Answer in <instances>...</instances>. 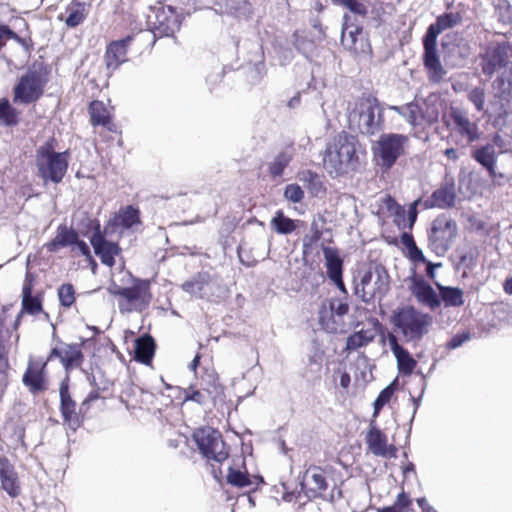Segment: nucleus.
Segmentation results:
<instances>
[{
	"mask_svg": "<svg viewBox=\"0 0 512 512\" xmlns=\"http://www.w3.org/2000/svg\"><path fill=\"white\" fill-rule=\"evenodd\" d=\"M397 385V380H394L390 385H388L386 388H384L374 401V412L373 416L377 417L380 410L383 408L385 404H387L391 397L393 396L395 389Z\"/></svg>",
	"mask_w": 512,
	"mask_h": 512,
	"instance_id": "c03bdc74",
	"label": "nucleus"
},
{
	"mask_svg": "<svg viewBox=\"0 0 512 512\" xmlns=\"http://www.w3.org/2000/svg\"><path fill=\"white\" fill-rule=\"evenodd\" d=\"M376 336L374 328L362 329L350 335L346 341V349L357 350L368 345Z\"/></svg>",
	"mask_w": 512,
	"mask_h": 512,
	"instance_id": "f704fd0d",
	"label": "nucleus"
},
{
	"mask_svg": "<svg viewBox=\"0 0 512 512\" xmlns=\"http://www.w3.org/2000/svg\"><path fill=\"white\" fill-rule=\"evenodd\" d=\"M283 489H284V493H283L282 498L286 502H292L294 500H297L301 494V492H295V491L288 492L285 484H283Z\"/></svg>",
	"mask_w": 512,
	"mask_h": 512,
	"instance_id": "69168bd1",
	"label": "nucleus"
},
{
	"mask_svg": "<svg viewBox=\"0 0 512 512\" xmlns=\"http://www.w3.org/2000/svg\"><path fill=\"white\" fill-rule=\"evenodd\" d=\"M401 243L404 245V247L408 250L411 247L415 246L416 243L413 239V236L409 232H403L401 235Z\"/></svg>",
	"mask_w": 512,
	"mask_h": 512,
	"instance_id": "e2e57ef3",
	"label": "nucleus"
},
{
	"mask_svg": "<svg viewBox=\"0 0 512 512\" xmlns=\"http://www.w3.org/2000/svg\"><path fill=\"white\" fill-rule=\"evenodd\" d=\"M9 362L8 357L0 351V388L3 389L8 384Z\"/></svg>",
	"mask_w": 512,
	"mask_h": 512,
	"instance_id": "864d4df0",
	"label": "nucleus"
},
{
	"mask_svg": "<svg viewBox=\"0 0 512 512\" xmlns=\"http://www.w3.org/2000/svg\"><path fill=\"white\" fill-rule=\"evenodd\" d=\"M471 339V334L468 331L455 334L446 344V348L449 350L459 348L465 342Z\"/></svg>",
	"mask_w": 512,
	"mask_h": 512,
	"instance_id": "5fc2aeb1",
	"label": "nucleus"
},
{
	"mask_svg": "<svg viewBox=\"0 0 512 512\" xmlns=\"http://www.w3.org/2000/svg\"><path fill=\"white\" fill-rule=\"evenodd\" d=\"M132 41L131 37L112 42L106 50V66L110 70H116L120 64L127 61V47Z\"/></svg>",
	"mask_w": 512,
	"mask_h": 512,
	"instance_id": "bb28decb",
	"label": "nucleus"
},
{
	"mask_svg": "<svg viewBox=\"0 0 512 512\" xmlns=\"http://www.w3.org/2000/svg\"><path fill=\"white\" fill-rule=\"evenodd\" d=\"M329 309L333 316L341 318L348 313L349 305L341 299L334 298L330 300Z\"/></svg>",
	"mask_w": 512,
	"mask_h": 512,
	"instance_id": "3c124183",
	"label": "nucleus"
},
{
	"mask_svg": "<svg viewBox=\"0 0 512 512\" xmlns=\"http://www.w3.org/2000/svg\"><path fill=\"white\" fill-rule=\"evenodd\" d=\"M58 358L66 371L77 367L81 364L83 354L80 346L76 344H62L58 347H54L48 357V360Z\"/></svg>",
	"mask_w": 512,
	"mask_h": 512,
	"instance_id": "412c9836",
	"label": "nucleus"
},
{
	"mask_svg": "<svg viewBox=\"0 0 512 512\" xmlns=\"http://www.w3.org/2000/svg\"><path fill=\"white\" fill-rule=\"evenodd\" d=\"M482 72L491 77L495 73L499 76L495 81L496 87L502 92H509L512 87V64L508 65L499 53L490 54L482 64Z\"/></svg>",
	"mask_w": 512,
	"mask_h": 512,
	"instance_id": "ddd939ff",
	"label": "nucleus"
},
{
	"mask_svg": "<svg viewBox=\"0 0 512 512\" xmlns=\"http://www.w3.org/2000/svg\"><path fill=\"white\" fill-rule=\"evenodd\" d=\"M91 123L96 125H107L110 122V113L105 104L101 101H93L90 104Z\"/></svg>",
	"mask_w": 512,
	"mask_h": 512,
	"instance_id": "4c0bfd02",
	"label": "nucleus"
},
{
	"mask_svg": "<svg viewBox=\"0 0 512 512\" xmlns=\"http://www.w3.org/2000/svg\"><path fill=\"white\" fill-rule=\"evenodd\" d=\"M155 352V342L151 336H143L135 342V359L141 363L149 364Z\"/></svg>",
	"mask_w": 512,
	"mask_h": 512,
	"instance_id": "72a5a7b5",
	"label": "nucleus"
},
{
	"mask_svg": "<svg viewBox=\"0 0 512 512\" xmlns=\"http://www.w3.org/2000/svg\"><path fill=\"white\" fill-rule=\"evenodd\" d=\"M18 123V113L10 105L8 99L0 100V125L5 127L15 126Z\"/></svg>",
	"mask_w": 512,
	"mask_h": 512,
	"instance_id": "ea45409f",
	"label": "nucleus"
},
{
	"mask_svg": "<svg viewBox=\"0 0 512 512\" xmlns=\"http://www.w3.org/2000/svg\"><path fill=\"white\" fill-rule=\"evenodd\" d=\"M85 17L86 11L84 4L77 3L69 9V15L65 22L68 27H76L84 21Z\"/></svg>",
	"mask_w": 512,
	"mask_h": 512,
	"instance_id": "a18cd8bd",
	"label": "nucleus"
},
{
	"mask_svg": "<svg viewBox=\"0 0 512 512\" xmlns=\"http://www.w3.org/2000/svg\"><path fill=\"white\" fill-rule=\"evenodd\" d=\"M350 121L357 122L362 134L375 135L383 128V107L375 98L362 100L350 114Z\"/></svg>",
	"mask_w": 512,
	"mask_h": 512,
	"instance_id": "423d86ee",
	"label": "nucleus"
},
{
	"mask_svg": "<svg viewBox=\"0 0 512 512\" xmlns=\"http://www.w3.org/2000/svg\"><path fill=\"white\" fill-rule=\"evenodd\" d=\"M149 23L154 35L171 36L180 28V20L176 11L170 7H161L154 12V20L149 17Z\"/></svg>",
	"mask_w": 512,
	"mask_h": 512,
	"instance_id": "2eb2a0df",
	"label": "nucleus"
},
{
	"mask_svg": "<svg viewBox=\"0 0 512 512\" xmlns=\"http://www.w3.org/2000/svg\"><path fill=\"white\" fill-rule=\"evenodd\" d=\"M439 290V298L443 301L445 307H460L464 304L463 290L457 287L444 286L435 282Z\"/></svg>",
	"mask_w": 512,
	"mask_h": 512,
	"instance_id": "2f4dec72",
	"label": "nucleus"
},
{
	"mask_svg": "<svg viewBox=\"0 0 512 512\" xmlns=\"http://www.w3.org/2000/svg\"><path fill=\"white\" fill-rule=\"evenodd\" d=\"M323 254L329 279L339 281L340 277H342L343 261L339 257L337 250L331 247H324Z\"/></svg>",
	"mask_w": 512,
	"mask_h": 512,
	"instance_id": "473e14b6",
	"label": "nucleus"
},
{
	"mask_svg": "<svg viewBox=\"0 0 512 512\" xmlns=\"http://www.w3.org/2000/svg\"><path fill=\"white\" fill-rule=\"evenodd\" d=\"M410 504L411 500L409 496L405 492H401L400 494H398L393 506L395 508H398L399 512H404L405 509H407L410 506Z\"/></svg>",
	"mask_w": 512,
	"mask_h": 512,
	"instance_id": "4d7b16f0",
	"label": "nucleus"
},
{
	"mask_svg": "<svg viewBox=\"0 0 512 512\" xmlns=\"http://www.w3.org/2000/svg\"><path fill=\"white\" fill-rule=\"evenodd\" d=\"M348 19H349V17L347 15H345L344 16L345 26L343 27V30H342L341 43L345 48L356 51L357 50V47H356L357 37H358V35L361 34V28H359L357 26H353V25L348 26L347 25Z\"/></svg>",
	"mask_w": 512,
	"mask_h": 512,
	"instance_id": "58836bf2",
	"label": "nucleus"
},
{
	"mask_svg": "<svg viewBox=\"0 0 512 512\" xmlns=\"http://www.w3.org/2000/svg\"><path fill=\"white\" fill-rule=\"evenodd\" d=\"M425 264L427 265V268H426L427 276L430 279H434L435 278V269L437 267H440L442 264L441 263L434 264V263H432V262H430L428 260H427V262Z\"/></svg>",
	"mask_w": 512,
	"mask_h": 512,
	"instance_id": "774afa93",
	"label": "nucleus"
},
{
	"mask_svg": "<svg viewBox=\"0 0 512 512\" xmlns=\"http://www.w3.org/2000/svg\"><path fill=\"white\" fill-rule=\"evenodd\" d=\"M383 207L387 209V211L395 216V223L398 227H401V221L405 223V215L406 211L404 207L399 205L394 198L387 195L382 200Z\"/></svg>",
	"mask_w": 512,
	"mask_h": 512,
	"instance_id": "37998d69",
	"label": "nucleus"
},
{
	"mask_svg": "<svg viewBox=\"0 0 512 512\" xmlns=\"http://www.w3.org/2000/svg\"><path fill=\"white\" fill-rule=\"evenodd\" d=\"M366 444L369 451L375 456L394 458L397 449L394 445L387 443V436L373 424L370 425L366 435Z\"/></svg>",
	"mask_w": 512,
	"mask_h": 512,
	"instance_id": "a211bd4d",
	"label": "nucleus"
},
{
	"mask_svg": "<svg viewBox=\"0 0 512 512\" xmlns=\"http://www.w3.org/2000/svg\"><path fill=\"white\" fill-rule=\"evenodd\" d=\"M461 20L457 13H445L437 17L435 23L429 25L424 35L423 42L437 45L438 36L445 30L456 26Z\"/></svg>",
	"mask_w": 512,
	"mask_h": 512,
	"instance_id": "393cba45",
	"label": "nucleus"
},
{
	"mask_svg": "<svg viewBox=\"0 0 512 512\" xmlns=\"http://www.w3.org/2000/svg\"><path fill=\"white\" fill-rule=\"evenodd\" d=\"M409 143V137L403 134L387 133L382 134L377 142L375 155L379 158L380 164L385 169H390L399 157L405 154Z\"/></svg>",
	"mask_w": 512,
	"mask_h": 512,
	"instance_id": "9d476101",
	"label": "nucleus"
},
{
	"mask_svg": "<svg viewBox=\"0 0 512 512\" xmlns=\"http://www.w3.org/2000/svg\"><path fill=\"white\" fill-rule=\"evenodd\" d=\"M60 399V408L64 422L70 429L75 431L80 426V419L75 411L76 404L69 394L68 384L65 382H62L60 386Z\"/></svg>",
	"mask_w": 512,
	"mask_h": 512,
	"instance_id": "a878e982",
	"label": "nucleus"
},
{
	"mask_svg": "<svg viewBox=\"0 0 512 512\" xmlns=\"http://www.w3.org/2000/svg\"><path fill=\"white\" fill-rule=\"evenodd\" d=\"M423 46V63L427 71V78L431 83L438 84L444 80L447 75V71L441 64L436 50V44L423 42Z\"/></svg>",
	"mask_w": 512,
	"mask_h": 512,
	"instance_id": "f3484780",
	"label": "nucleus"
},
{
	"mask_svg": "<svg viewBox=\"0 0 512 512\" xmlns=\"http://www.w3.org/2000/svg\"><path fill=\"white\" fill-rule=\"evenodd\" d=\"M408 251L409 258L414 262L426 263L427 259L424 256L421 249L417 247V245L411 247Z\"/></svg>",
	"mask_w": 512,
	"mask_h": 512,
	"instance_id": "13d9d810",
	"label": "nucleus"
},
{
	"mask_svg": "<svg viewBox=\"0 0 512 512\" xmlns=\"http://www.w3.org/2000/svg\"><path fill=\"white\" fill-rule=\"evenodd\" d=\"M410 289L417 301L431 310H435L441 305L439 295L423 278H413Z\"/></svg>",
	"mask_w": 512,
	"mask_h": 512,
	"instance_id": "aec40b11",
	"label": "nucleus"
},
{
	"mask_svg": "<svg viewBox=\"0 0 512 512\" xmlns=\"http://www.w3.org/2000/svg\"><path fill=\"white\" fill-rule=\"evenodd\" d=\"M391 321L405 342H418L429 332L433 317L413 306H405L393 312Z\"/></svg>",
	"mask_w": 512,
	"mask_h": 512,
	"instance_id": "7ed1b4c3",
	"label": "nucleus"
},
{
	"mask_svg": "<svg viewBox=\"0 0 512 512\" xmlns=\"http://www.w3.org/2000/svg\"><path fill=\"white\" fill-rule=\"evenodd\" d=\"M45 80L41 72L36 70H29L20 79L14 88V102L29 104L37 99L43 93Z\"/></svg>",
	"mask_w": 512,
	"mask_h": 512,
	"instance_id": "f8f14e48",
	"label": "nucleus"
},
{
	"mask_svg": "<svg viewBox=\"0 0 512 512\" xmlns=\"http://www.w3.org/2000/svg\"><path fill=\"white\" fill-rule=\"evenodd\" d=\"M117 219L120 225L125 229H130L140 224L139 211L133 206H127L121 209Z\"/></svg>",
	"mask_w": 512,
	"mask_h": 512,
	"instance_id": "79ce46f5",
	"label": "nucleus"
},
{
	"mask_svg": "<svg viewBox=\"0 0 512 512\" xmlns=\"http://www.w3.org/2000/svg\"><path fill=\"white\" fill-rule=\"evenodd\" d=\"M334 4L348 9L350 12L364 16L367 13L366 6L358 0H332Z\"/></svg>",
	"mask_w": 512,
	"mask_h": 512,
	"instance_id": "09e8293b",
	"label": "nucleus"
},
{
	"mask_svg": "<svg viewBox=\"0 0 512 512\" xmlns=\"http://www.w3.org/2000/svg\"><path fill=\"white\" fill-rule=\"evenodd\" d=\"M72 247V251H79V253L89 259H91V253H90V248L89 246L87 245L86 242H84L83 240H80L79 237H77V242L74 243Z\"/></svg>",
	"mask_w": 512,
	"mask_h": 512,
	"instance_id": "bf43d9fd",
	"label": "nucleus"
},
{
	"mask_svg": "<svg viewBox=\"0 0 512 512\" xmlns=\"http://www.w3.org/2000/svg\"><path fill=\"white\" fill-rule=\"evenodd\" d=\"M30 296H32V279L31 276L27 274L22 288V297Z\"/></svg>",
	"mask_w": 512,
	"mask_h": 512,
	"instance_id": "0e129e2a",
	"label": "nucleus"
},
{
	"mask_svg": "<svg viewBox=\"0 0 512 512\" xmlns=\"http://www.w3.org/2000/svg\"><path fill=\"white\" fill-rule=\"evenodd\" d=\"M22 306L26 312L32 315L38 314L42 310L40 300L33 296L22 297Z\"/></svg>",
	"mask_w": 512,
	"mask_h": 512,
	"instance_id": "603ef678",
	"label": "nucleus"
},
{
	"mask_svg": "<svg viewBox=\"0 0 512 512\" xmlns=\"http://www.w3.org/2000/svg\"><path fill=\"white\" fill-rule=\"evenodd\" d=\"M473 158L487 169L491 177H495L496 149L494 145L487 144L473 151Z\"/></svg>",
	"mask_w": 512,
	"mask_h": 512,
	"instance_id": "7c9ffc66",
	"label": "nucleus"
},
{
	"mask_svg": "<svg viewBox=\"0 0 512 512\" xmlns=\"http://www.w3.org/2000/svg\"><path fill=\"white\" fill-rule=\"evenodd\" d=\"M451 124V136L456 137V143L467 146L480 139V131L477 122L472 121L464 109L452 107L449 112Z\"/></svg>",
	"mask_w": 512,
	"mask_h": 512,
	"instance_id": "9b49d317",
	"label": "nucleus"
},
{
	"mask_svg": "<svg viewBox=\"0 0 512 512\" xmlns=\"http://www.w3.org/2000/svg\"><path fill=\"white\" fill-rule=\"evenodd\" d=\"M0 482L1 488L12 498L21 493L18 474L14 466L6 457H0Z\"/></svg>",
	"mask_w": 512,
	"mask_h": 512,
	"instance_id": "4be33fe9",
	"label": "nucleus"
},
{
	"mask_svg": "<svg viewBox=\"0 0 512 512\" xmlns=\"http://www.w3.org/2000/svg\"><path fill=\"white\" fill-rule=\"evenodd\" d=\"M432 205L439 208L451 207L455 201L454 188L445 186L437 189L432 194Z\"/></svg>",
	"mask_w": 512,
	"mask_h": 512,
	"instance_id": "c9c22d12",
	"label": "nucleus"
},
{
	"mask_svg": "<svg viewBox=\"0 0 512 512\" xmlns=\"http://www.w3.org/2000/svg\"><path fill=\"white\" fill-rule=\"evenodd\" d=\"M456 234V222L446 215H440L434 219L428 232V247L437 256H444L450 249Z\"/></svg>",
	"mask_w": 512,
	"mask_h": 512,
	"instance_id": "0eeeda50",
	"label": "nucleus"
},
{
	"mask_svg": "<svg viewBox=\"0 0 512 512\" xmlns=\"http://www.w3.org/2000/svg\"><path fill=\"white\" fill-rule=\"evenodd\" d=\"M226 478L229 484L239 488L252 487L256 485V480L258 479L257 477L252 479L246 472L232 467L229 468Z\"/></svg>",
	"mask_w": 512,
	"mask_h": 512,
	"instance_id": "e433bc0d",
	"label": "nucleus"
},
{
	"mask_svg": "<svg viewBox=\"0 0 512 512\" xmlns=\"http://www.w3.org/2000/svg\"><path fill=\"white\" fill-rule=\"evenodd\" d=\"M388 343L396 358L399 372L406 376L411 375L417 366V361L407 349L398 343L397 337L394 334L388 335Z\"/></svg>",
	"mask_w": 512,
	"mask_h": 512,
	"instance_id": "5701e85b",
	"label": "nucleus"
},
{
	"mask_svg": "<svg viewBox=\"0 0 512 512\" xmlns=\"http://www.w3.org/2000/svg\"><path fill=\"white\" fill-rule=\"evenodd\" d=\"M238 257L242 264L246 265L247 267L254 266L257 263V260L250 259L248 255H246V251L242 246L238 248Z\"/></svg>",
	"mask_w": 512,
	"mask_h": 512,
	"instance_id": "680f3d73",
	"label": "nucleus"
},
{
	"mask_svg": "<svg viewBox=\"0 0 512 512\" xmlns=\"http://www.w3.org/2000/svg\"><path fill=\"white\" fill-rule=\"evenodd\" d=\"M78 233L65 225H60L57 229L56 236L47 244V250L56 252L62 247L73 246L77 242Z\"/></svg>",
	"mask_w": 512,
	"mask_h": 512,
	"instance_id": "c85d7f7f",
	"label": "nucleus"
},
{
	"mask_svg": "<svg viewBox=\"0 0 512 512\" xmlns=\"http://www.w3.org/2000/svg\"><path fill=\"white\" fill-rule=\"evenodd\" d=\"M358 141L347 132L335 135L326 146L324 167L330 175H341L354 170L358 164Z\"/></svg>",
	"mask_w": 512,
	"mask_h": 512,
	"instance_id": "f257e3e1",
	"label": "nucleus"
},
{
	"mask_svg": "<svg viewBox=\"0 0 512 512\" xmlns=\"http://www.w3.org/2000/svg\"><path fill=\"white\" fill-rule=\"evenodd\" d=\"M58 297L62 306L71 307L75 302V290L71 284H62L58 288Z\"/></svg>",
	"mask_w": 512,
	"mask_h": 512,
	"instance_id": "49530a36",
	"label": "nucleus"
},
{
	"mask_svg": "<svg viewBox=\"0 0 512 512\" xmlns=\"http://www.w3.org/2000/svg\"><path fill=\"white\" fill-rule=\"evenodd\" d=\"M283 196L292 203H300L304 199V191L298 184H289L285 187Z\"/></svg>",
	"mask_w": 512,
	"mask_h": 512,
	"instance_id": "8fccbe9b",
	"label": "nucleus"
},
{
	"mask_svg": "<svg viewBox=\"0 0 512 512\" xmlns=\"http://www.w3.org/2000/svg\"><path fill=\"white\" fill-rule=\"evenodd\" d=\"M184 400L185 401H194V402L202 405L205 403L206 397L200 391L192 390L191 392H188V391L186 392Z\"/></svg>",
	"mask_w": 512,
	"mask_h": 512,
	"instance_id": "052dcab7",
	"label": "nucleus"
},
{
	"mask_svg": "<svg viewBox=\"0 0 512 512\" xmlns=\"http://www.w3.org/2000/svg\"><path fill=\"white\" fill-rule=\"evenodd\" d=\"M389 290V275L383 267L367 271L355 287V293L363 302L369 303L375 298L381 300Z\"/></svg>",
	"mask_w": 512,
	"mask_h": 512,
	"instance_id": "6e6552de",
	"label": "nucleus"
},
{
	"mask_svg": "<svg viewBox=\"0 0 512 512\" xmlns=\"http://www.w3.org/2000/svg\"><path fill=\"white\" fill-rule=\"evenodd\" d=\"M109 294L117 297V306L121 314L144 311L151 302L150 281L132 278L130 287H122L112 281L107 287Z\"/></svg>",
	"mask_w": 512,
	"mask_h": 512,
	"instance_id": "f03ea898",
	"label": "nucleus"
},
{
	"mask_svg": "<svg viewBox=\"0 0 512 512\" xmlns=\"http://www.w3.org/2000/svg\"><path fill=\"white\" fill-rule=\"evenodd\" d=\"M46 362L31 361L23 375V384L28 387L31 393H38L46 389L44 369Z\"/></svg>",
	"mask_w": 512,
	"mask_h": 512,
	"instance_id": "b1692460",
	"label": "nucleus"
},
{
	"mask_svg": "<svg viewBox=\"0 0 512 512\" xmlns=\"http://www.w3.org/2000/svg\"><path fill=\"white\" fill-rule=\"evenodd\" d=\"M271 226L278 234H290L296 229L294 220L286 217L280 210L272 218Z\"/></svg>",
	"mask_w": 512,
	"mask_h": 512,
	"instance_id": "a19ab883",
	"label": "nucleus"
},
{
	"mask_svg": "<svg viewBox=\"0 0 512 512\" xmlns=\"http://www.w3.org/2000/svg\"><path fill=\"white\" fill-rule=\"evenodd\" d=\"M297 179L303 183L312 196H321L325 193L322 177L311 170H301L297 173Z\"/></svg>",
	"mask_w": 512,
	"mask_h": 512,
	"instance_id": "c756f323",
	"label": "nucleus"
},
{
	"mask_svg": "<svg viewBox=\"0 0 512 512\" xmlns=\"http://www.w3.org/2000/svg\"><path fill=\"white\" fill-rule=\"evenodd\" d=\"M418 202L419 201L416 200L410 204L409 209H408V219L407 220L405 219V223L401 221L400 228H403V229L408 228L409 230H411L413 228L414 223L416 222V219H417Z\"/></svg>",
	"mask_w": 512,
	"mask_h": 512,
	"instance_id": "6e6d98bb",
	"label": "nucleus"
},
{
	"mask_svg": "<svg viewBox=\"0 0 512 512\" xmlns=\"http://www.w3.org/2000/svg\"><path fill=\"white\" fill-rule=\"evenodd\" d=\"M300 486L308 499L322 498L329 486L325 471L319 466H310L304 472Z\"/></svg>",
	"mask_w": 512,
	"mask_h": 512,
	"instance_id": "4468645a",
	"label": "nucleus"
},
{
	"mask_svg": "<svg viewBox=\"0 0 512 512\" xmlns=\"http://www.w3.org/2000/svg\"><path fill=\"white\" fill-rule=\"evenodd\" d=\"M193 439L205 458L217 463L227 459L228 451L219 431L211 427H202L194 431Z\"/></svg>",
	"mask_w": 512,
	"mask_h": 512,
	"instance_id": "1a4fd4ad",
	"label": "nucleus"
},
{
	"mask_svg": "<svg viewBox=\"0 0 512 512\" xmlns=\"http://www.w3.org/2000/svg\"><path fill=\"white\" fill-rule=\"evenodd\" d=\"M295 156V148L293 146H286L279 151L273 159L268 163L269 174L273 178L283 175L284 170Z\"/></svg>",
	"mask_w": 512,
	"mask_h": 512,
	"instance_id": "cd10ccee",
	"label": "nucleus"
},
{
	"mask_svg": "<svg viewBox=\"0 0 512 512\" xmlns=\"http://www.w3.org/2000/svg\"><path fill=\"white\" fill-rule=\"evenodd\" d=\"M337 373L340 374V377H339L340 386L345 389L348 388L350 385V381H351L350 375L347 372L341 371V370H338Z\"/></svg>",
	"mask_w": 512,
	"mask_h": 512,
	"instance_id": "338daca9",
	"label": "nucleus"
},
{
	"mask_svg": "<svg viewBox=\"0 0 512 512\" xmlns=\"http://www.w3.org/2000/svg\"><path fill=\"white\" fill-rule=\"evenodd\" d=\"M389 109L399 114L416 131L432 126L439 117L437 106L427 101H413L401 106H389Z\"/></svg>",
	"mask_w": 512,
	"mask_h": 512,
	"instance_id": "39448f33",
	"label": "nucleus"
},
{
	"mask_svg": "<svg viewBox=\"0 0 512 512\" xmlns=\"http://www.w3.org/2000/svg\"><path fill=\"white\" fill-rule=\"evenodd\" d=\"M485 90L481 87H475L468 93L469 101L474 105L478 112H483L485 107Z\"/></svg>",
	"mask_w": 512,
	"mask_h": 512,
	"instance_id": "de8ad7c7",
	"label": "nucleus"
},
{
	"mask_svg": "<svg viewBox=\"0 0 512 512\" xmlns=\"http://www.w3.org/2000/svg\"><path fill=\"white\" fill-rule=\"evenodd\" d=\"M215 286V281L208 274L204 273L185 281L182 284V289L192 297L209 300L214 295Z\"/></svg>",
	"mask_w": 512,
	"mask_h": 512,
	"instance_id": "6ab92c4d",
	"label": "nucleus"
},
{
	"mask_svg": "<svg viewBox=\"0 0 512 512\" xmlns=\"http://www.w3.org/2000/svg\"><path fill=\"white\" fill-rule=\"evenodd\" d=\"M35 164L38 176L44 183H60L68 170L69 152H56L51 141L36 150Z\"/></svg>",
	"mask_w": 512,
	"mask_h": 512,
	"instance_id": "20e7f679",
	"label": "nucleus"
},
{
	"mask_svg": "<svg viewBox=\"0 0 512 512\" xmlns=\"http://www.w3.org/2000/svg\"><path fill=\"white\" fill-rule=\"evenodd\" d=\"M90 242L94 248L95 254L100 258L101 262L104 265L112 267L115 264L114 257L121 252L118 244L106 240L99 226L93 232Z\"/></svg>",
	"mask_w": 512,
	"mask_h": 512,
	"instance_id": "dca6fc26",
	"label": "nucleus"
}]
</instances>
